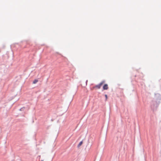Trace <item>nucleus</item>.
I'll return each instance as SVG.
<instances>
[{
    "mask_svg": "<svg viewBox=\"0 0 161 161\" xmlns=\"http://www.w3.org/2000/svg\"><path fill=\"white\" fill-rule=\"evenodd\" d=\"M105 98H106V100H107V98H108V97H107V95L106 94H105Z\"/></svg>",
    "mask_w": 161,
    "mask_h": 161,
    "instance_id": "5",
    "label": "nucleus"
},
{
    "mask_svg": "<svg viewBox=\"0 0 161 161\" xmlns=\"http://www.w3.org/2000/svg\"><path fill=\"white\" fill-rule=\"evenodd\" d=\"M82 143H83V142H82V141H81L79 143V144L78 145L77 147H79L82 144Z\"/></svg>",
    "mask_w": 161,
    "mask_h": 161,
    "instance_id": "3",
    "label": "nucleus"
},
{
    "mask_svg": "<svg viewBox=\"0 0 161 161\" xmlns=\"http://www.w3.org/2000/svg\"><path fill=\"white\" fill-rule=\"evenodd\" d=\"M38 81V80H36V79L35 80L33 81V84H36V83Z\"/></svg>",
    "mask_w": 161,
    "mask_h": 161,
    "instance_id": "4",
    "label": "nucleus"
},
{
    "mask_svg": "<svg viewBox=\"0 0 161 161\" xmlns=\"http://www.w3.org/2000/svg\"><path fill=\"white\" fill-rule=\"evenodd\" d=\"M103 89L104 90H107L108 89V85L107 84H105L103 87Z\"/></svg>",
    "mask_w": 161,
    "mask_h": 161,
    "instance_id": "2",
    "label": "nucleus"
},
{
    "mask_svg": "<svg viewBox=\"0 0 161 161\" xmlns=\"http://www.w3.org/2000/svg\"><path fill=\"white\" fill-rule=\"evenodd\" d=\"M38 157H39V159H40V157H41L40 156H38Z\"/></svg>",
    "mask_w": 161,
    "mask_h": 161,
    "instance_id": "6",
    "label": "nucleus"
},
{
    "mask_svg": "<svg viewBox=\"0 0 161 161\" xmlns=\"http://www.w3.org/2000/svg\"><path fill=\"white\" fill-rule=\"evenodd\" d=\"M104 82L103 81L100 83L98 85H97L94 87L93 88H97V89H99L104 84Z\"/></svg>",
    "mask_w": 161,
    "mask_h": 161,
    "instance_id": "1",
    "label": "nucleus"
}]
</instances>
